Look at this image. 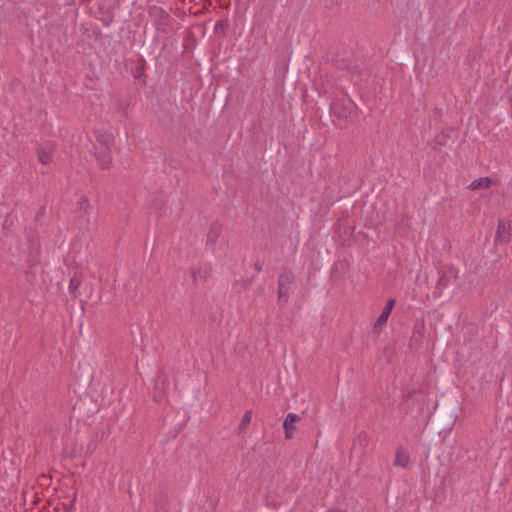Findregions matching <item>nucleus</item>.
<instances>
[{
  "label": "nucleus",
  "instance_id": "f257e3e1",
  "mask_svg": "<svg viewBox=\"0 0 512 512\" xmlns=\"http://www.w3.org/2000/svg\"><path fill=\"white\" fill-rule=\"evenodd\" d=\"M295 282V274L290 269H283L278 277L277 296L278 302L286 304L289 301L290 290Z\"/></svg>",
  "mask_w": 512,
  "mask_h": 512
},
{
  "label": "nucleus",
  "instance_id": "dca6fc26",
  "mask_svg": "<svg viewBox=\"0 0 512 512\" xmlns=\"http://www.w3.org/2000/svg\"><path fill=\"white\" fill-rule=\"evenodd\" d=\"M38 160L41 164L47 165L52 162V154L49 151H45L44 149H38Z\"/></svg>",
  "mask_w": 512,
  "mask_h": 512
},
{
  "label": "nucleus",
  "instance_id": "f3484780",
  "mask_svg": "<svg viewBox=\"0 0 512 512\" xmlns=\"http://www.w3.org/2000/svg\"><path fill=\"white\" fill-rule=\"evenodd\" d=\"M35 252L36 256L29 260L30 267L36 266L39 263L40 244L38 240L35 242Z\"/></svg>",
  "mask_w": 512,
  "mask_h": 512
},
{
  "label": "nucleus",
  "instance_id": "423d86ee",
  "mask_svg": "<svg viewBox=\"0 0 512 512\" xmlns=\"http://www.w3.org/2000/svg\"><path fill=\"white\" fill-rule=\"evenodd\" d=\"M211 271L212 268L208 264L199 267H192L191 276L193 278L194 283L206 281L210 276Z\"/></svg>",
  "mask_w": 512,
  "mask_h": 512
},
{
  "label": "nucleus",
  "instance_id": "6e6552de",
  "mask_svg": "<svg viewBox=\"0 0 512 512\" xmlns=\"http://www.w3.org/2000/svg\"><path fill=\"white\" fill-rule=\"evenodd\" d=\"M510 226H507L502 220L498 221L496 241L507 243L510 240Z\"/></svg>",
  "mask_w": 512,
  "mask_h": 512
},
{
  "label": "nucleus",
  "instance_id": "b1692460",
  "mask_svg": "<svg viewBox=\"0 0 512 512\" xmlns=\"http://www.w3.org/2000/svg\"><path fill=\"white\" fill-rule=\"evenodd\" d=\"M83 2H89L90 0H82Z\"/></svg>",
  "mask_w": 512,
  "mask_h": 512
},
{
  "label": "nucleus",
  "instance_id": "6ab92c4d",
  "mask_svg": "<svg viewBox=\"0 0 512 512\" xmlns=\"http://www.w3.org/2000/svg\"><path fill=\"white\" fill-rule=\"evenodd\" d=\"M358 441L361 445H367L368 443V437L366 434H363V435H359L358 436Z\"/></svg>",
  "mask_w": 512,
  "mask_h": 512
},
{
  "label": "nucleus",
  "instance_id": "20e7f679",
  "mask_svg": "<svg viewBox=\"0 0 512 512\" xmlns=\"http://www.w3.org/2000/svg\"><path fill=\"white\" fill-rule=\"evenodd\" d=\"M457 279L458 270L453 265H446L441 271V275L436 283V289L441 294L442 291L449 285V278Z\"/></svg>",
  "mask_w": 512,
  "mask_h": 512
},
{
  "label": "nucleus",
  "instance_id": "aec40b11",
  "mask_svg": "<svg viewBox=\"0 0 512 512\" xmlns=\"http://www.w3.org/2000/svg\"><path fill=\"white\" fill-rule=\"evenodd\" d=\"M136 73H137V75H136L137 77L144 75V65L143 64L136 68Z\"/></svg>",
  "mask_w": 512,
  "mask_h": 512
},
{
  "label": "nucleus",
  "instance_id": "9b49d317",
  "mask_svg": "<svg viewBox=\"0 0 512 512\" xmlns=\"http://www.w3.org/2000/svg\"><path fill=\"white\" fill-rule=\"evenodd\" d=\"M97 147H107L114 145V137L107 132H96Z\"/></svg>",
  "mask_w": 512,
  "mask_h": 512
},
{
  "label": "nucleus",
  "instance_id": "ddd939ff",
  "mask_svg": "<svg viewBox=\"0 0 512 512\" xmlns=\"http://www.w3.org/2000/svg\"><path fill=\"white\" fill-rule=\"evenodd\" d=\"M152 15L158 16L157 25L158 26H166L168 25L170 16L168 13H166L164 10H162L159 7H153L150 12Z\"/></svg>",
  "mask_w": 512,
  "mask_h": 512
},
{
  "label": "nucleus",
  "instance_id": "9d476101",
  "mask_svg": "<svg viewBox=\"0 0 512 512\" xmlns=\"http://www.w3.org/2000/svg\"><path fill=\"white\" fill-rule=\"evenodd\" d=\"M494 184V180L490 177H481L478 179H475L471 184L468 186L470 190H479V189H488Z\"/></svg>",
  "mask_w": 512,
  "mask_h": 512
},
{
  "label": "nucleus",
  "instance_id": "4be33fe9",
  "mask_svg": "<svg viewBox=\"0 0 512 512\" xmlns=\"http://www.w3.org/2000/svg\"><path fill=\"white\" fill-rule=\"evenodd\" d=\"M80 203H81V204H85L86 206H88V207H89V200H88V198H87V197H85V196L81 197V199H80Z\"/></svg>",
  "mask_w": 512,
  "mask_h": 512
},
{
  "label": "nucleus",
  "instance_id": "2eb2a0df",
  "mask_svg": "<svg viewBox=\"0 0 512 512\" xmlns=\"http://www.w3.org/2000/svg\"><path fill=\"white\" fill-rule=\"evenodd\" d=\"M252 413H253L252 410H247L244 413V415L242 417V420L240 422V425L238 427V432L239 433L244 432L247 429V427L249 426V424L251 423Z\"/></svg>",
  "mask_w": 512,
  "mask_h": 512
},
{
  "label": "nucleus",
  "instance_id": "4468645a",
  "mask_svg": "<svg viewBox=\"0 0 512 512\" xmlns=\"http://www.w3.org/2000/svg\"><path fill=\"white\" fill-rule=\"evenodd\" d=\"M82 283V276L75 275L71 278L69 283V291L73 294L75 298L79 296L78 289Z\"/></svg>",
  "mask_w": 512,
  "mask_h": 512
},
{
  "label": "nucleus",
  "instance_id": "5701e85b",
  "mask_svg": "<svg viewBox=\"0 0 512 512\" xmlns=\"http://www.w3.org/2000/svg\"><path fill=\"white\" fill-rule=\"evenodd\" d=\"M326 512H346V510H339V509H329Z\"/></svg>",
  "mask_w": 512,
  "mask_h": 512
},
{
  "label": "nucleus",
  "instance_id": "0eeeda50",
  "mask_svg": "<svg viewBox=\"0 0 512 512\" xmlns=\"http://www.w3.org/2000/svg\"><path fill=\"white\" fill-rule=\"evenodd\" d=\"M394 304H395V300L392 298L387 301L385 307L383 308L381 314L379 315V317L377 318V320L375 322V327H382L387 323L388 318L391 314V311L394 307Z\"/></svg>",
  "mask_w": 512,
  "mask_h": 512
},
{
  "label": "nucleus",
  "instance_id": "412c9836",
  "mask_svg": "<svg viewBox=\"0 0 512 512\" xmlns=\"http://www.w3.org/2000/svg\"><path fill=\"white\" fill-rule=\"evenodd\" d=\"M254 269L257 271V272H261L262 271V264L260 262H256L254 264Z\"/></svg>",
  "mask_w": 512,
  "mask_h": 512
},
{
  "label": "nucleus",
  "instance_id": "a211bd4d",
  "mask_svg": "<svg viewBox=\"0 0 512 512\" xmlns=\"http://www.w3.org/2000/svg\"><path fill=\"white\" fill-rule=\"evenodd\" d=\"M448 137V134L441 132L435 137V142L439 145H445Z\"/></svg>",
  "mask_w": 512,
  "mask_h": 512
},
{
  "label": "nucleus",
  "instance_id": "7ed1b4c3",
  "mask_svg": "<svg viewBox=\"0 0 512 512\" xmlns=\"http://www.w3.org/2000/svg\"><path fill=\"white\" fill-rule=\"evenodd\" d=\"M112 147H97L95 146V157L101 169H109L112 166Z\"/></svg>",
  "mask_w": 512,
  "mask_h": 512
},
{
  "label": "nucleus",
  "instance_id": "f03ea898",
  "mask_svg": "<svg viewBox=\"0 0 512 512\" xmlns=\"http://www.w3.org/2000/svg\"><path fill=\"white\" fill-rule=\"evenodd\" d=\"M154 512H167L169 506L168 491L165 487L159 486L153 493Z\"/></svg>",
  "mask_w": 512,
  "mask_h": 512
},
{
  "label": "nucleus",
  "instance_id": "1a4fd4ad",
  "mask_svg": "<svg viewBox=\"0 0 512 512\" xmlns=\"http://www.w3.org/2000/svg\"><path fill=\"white\" fill-rule=\"evenodd\" d=\"M222 233V225L219 222H213L210 225L209 232L207 234V244H215Z\"/></svg>",
  "mask_w": 512,
  "mask_h": 512
},
{
  "label": "nucleus",
  "instance_id": "39448f33",
  "mask_svg": "<svg viewBox=\"0 0 512 512\" xmlns=\"http://www.w3.org/2000/svg\"><path fill=\"white\" fill-rule=\"evenodd\" d=\"M301 420L300 416L294 413H289L283 422V429L285 431V439L290 440L293 438L296 431V423Z\"/></svg>",
  "mask_w": 512,
  "mask_h": 512
},
{
  "label": "nucleus",
  "instance_id": "f8f14e48",
  "mask_svg": "<svg viewBox=\"0 0 512 512\" xmlns=\"http://www.w3.org/2000/svg\"><path fill=\"white\" fill-rule=\"evenodd\" d=\"M409 461L410 458L408 453H406L402 447L398 448L395 454L394 465L405 468L407 467Z\"/></svg>",
  "mask_w": 512,
  "mask_h": 512
}]
</instances>
